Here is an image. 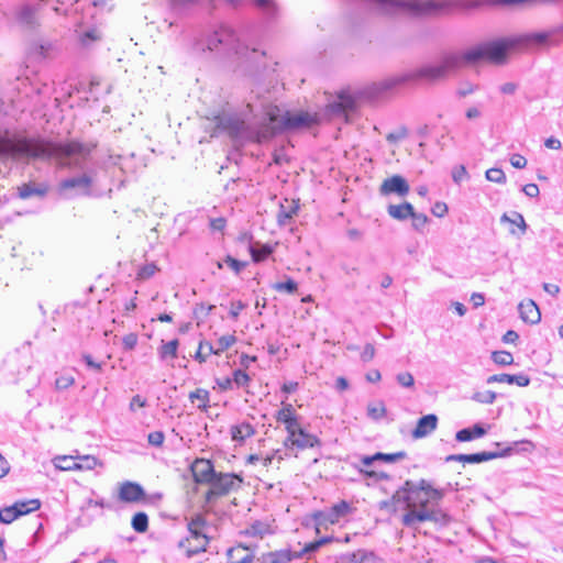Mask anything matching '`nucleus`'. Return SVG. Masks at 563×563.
Instances as JSON below:
<instances>
[{
  "label": "nucleus",
  "instance_id": "nucleus-52",
  "mask_svg": "<svg viewBox=\"0 0 563 563\" xmlns=\"http://www.w3.org/2000/svg\"><path fill=\"white\" fill-rule=\"evenodd\" d=\"M452 179L456 185L468 178L466 167L464 165H456L452 169Z\"/></svg>",
  "mask_w": 563,
  "mask_h": 563
},
{
  "label": "nucleus",
  "instance_id": "nucleus-23",
  "mask_svg": "<svg viewBox=\"0 0 563 563\" xmlns=\"http://www.w3.org/2000/svg\"><path fill=\"white\" fill-rule=\"evenodd\" d=\"M489 427L490 424H487V428L484 424H473L464 428L456 432L455 440L457 442H470L483 438L488 432Z\"/></svg>",
  "mask_w": 563,
  "mask_h": 563
},
{
  "label": "nucleus",
  "instance_id": "nucleus-2",
  "mask_svg": "<svg viewBox=\"0 0 563 563\" xmlns=\"http://www.w3.org/2000/svg\"><path fill=\"white\" fill-rule=\"evenodd\" d=\"M89 154L88 148L75 141L59 143L25 136L12 139L9 129L0 124V156L55 159L62 166L84 169Z\"/></svg>",
  "mask_w": 563,
  "mask_h": 563
},
{
  "label": "nucleus",
  "instance_id": "nucleus-51",
  "mask_svg": "<svg viewBox=\"0 0 563 563\" xmlns=\"http://www.w3.org/2000/svg\"><path fill=\"white\" fill-rule=\"evenodd\" d=\"M157 271L158 268L154 263L145 264L140 267L137 272V278L143 280L148 279L153 277Z\"/></svg>",
  "mask_w": 563,
  "mask_h": 563
},
{
  "label": "nucleus",
  "instance_id": "nucleus-42",
  "mask_svg": "<svg viewBox=\"0 0 563 563\" xmlns=\"http://www.w3.org/2000/svg\"><path fill=\"white\" fill-rule=\"evenodd\" d=\"M191 402L198 408H205L207 402L209 401V391L206 389H196L190 393Z\"/></svg>",
  "mask_w": 563,
  "mask_h": 563
},
{
  "label": "nucleus",
  "instance_id": "nucleus-10",
  "mask_svg": "<svg viewBox=\"0 0 563 563\" xmlns=\"http://www.w3.org/2000/svg\"><path fill=\"white\" fill-rule=\"evenodd\" d=\"M118 498L123 503L155 504L161 500L162 494L157 493L148 497L139 483L126 481L120 485Z\"/></svg>",
  "mask_w": 563,
  "mask_h": 563
},
{
  "label": "nucleus",
  "instance_id": "nucleus-62",
  "mask_svg": "<svg viewBox=\"0 0 563 563\" xmlns=\"http://www.w3.org/2000/svg\"><path fill=\"white\" fill-rule=\"evenodd\" d=\"M254 4L265 11L267 14L275 13L276 8L271 0H254Z\"/></svg>",
  "mask_w": 563,
  "mask_h": 563
},
{
  "label": "nucleus",
  "instance_id": "nucleus-9",
  "mask_svg": "<svg viewBox=\"0 0 563 563\" xmlns=\"http://www.w3.org/2000/svg\"><path fill=\"white\" fill-rule=\"evenodd\" d=\"M92 177L87 173L63 179L58 185V192L69 199L77 195H90Z\"/></svg>",
  "mask_w": 563,
  "mask_h": 563
},
{
  "label": "nucleus",
  "instance_id": "nucleus-17",
  "mask_svg": "<svg viewBox=\"0 0 563 563\" xmlns=\"http://www.w3.org/2000/svg\"><path fill=\"white\" fill-rule=\"evenodd\" d=\"M409 190L410 187L408 181L400 175H394L386 178L379 187V192L383 196L395 194L400 197H405L408 195Z\"/></svg>",
  "mask_w": 563,
  "mask_h": 563
},
{
  "label": "nucleus",
  "instance_id": "nucleus-38",
  "mask_svg": "<svg viewBox=\"0 0 563 563\" xmlns=\"http://www.w3.org/2000/svg\"><path fill=\"white\" fill-rule=\"evenodd\" d=\"M77 459L78 471H91L100 464L93 455H77Z\"/></svg>",
  "mask_w": 563,
  "mask_h": 563
},
{
  "label": "nucleus",
  "instance_id": "nucleus-3",
  "mask_svg": "<svg viewBox=\"0 0 563 563\" xmlns=\"http://www.w3.org/2000/svg\"><path fill=\"white\" fill-rule=\"evenodd\" d=\"M442 498L443 492L433 488L428 481L407 479L389 501L382 504V507L393 505L395 508L406 509L407 512L402 516L401 522L405 527L415 528L418 522L445 521L446 515L435 508Z\"/></svg>",
  "mask_w": 563,
  "mask_h": 563
},
{
  "label": "nucleus",
  "instance_id": "nucleus-5",
  "mask_svg": "<svg viewBox=\"0 0 563 563\" xmlns=\"http://www.w3.org/2000/svg\"><path fill=\"white\" fill-rule=\"evenodd\" d=\"M194 51L197 53L205 52H224L234 53L240 56L256 59L257 57H267L266 49L256 47L250 48L247 45L242 44L238 38L235 32L225 25H220L212 32L202 34L196 38L194 43Z\"/></svg>",
  "mask_w": 563,
  "mask_h": 563
},
{
  "label": "nucleus",
  "instance_id": "nucleus-53",
  "mask_svg": "<svg viewBox=\"0 0 563 563\" xmlns=\"http://www.w3.org/2000/svg\"><path fill=\"white\" fill-rule=\"evenodd\" d=\"M101 33L98 29H89L85 31L80 37L82 45H89L92 42L100 40Z\"/></svg>",
  "mask_w": 563,
  "mask_h": 563
},
{
  "label": "nucleus",
  "instance_id": "nucleus-48",
  "mask_svg": "<svg viewBox=\"0 0 563 563\" xmlns=\"http://www.w3.org/2000/svg\"><path fill=\"white\" fill-rule=\"evenodd\" d=\"M373 560L374 554L365 550H358L350 555V561L352 563H372Z\"/></svg>",
  "mask_w": 563,
  "mask_h": 563
},
{
  "label": "nucleus",
  "instance_id": "nucleus-22",
  "mask_svg": "<svg viewBox=\"0 0 563 563\" xmlns=\"http://www.w3.org/2000/svg\"><path fill=\"white\" fill-rule=\"evenodd\" d=\"M519 313L521 319L530 324H537L541 320V312L537 303L531 300H523L519 303Z\"/></svg>",
  "mask_w": 563,
  "mask_h": 563
},
{
  "label": "nucleus",
  "instance_id": "nucleus-12",
  "mask_svg": "<svg viewBox=\"0 0 563 563\" xmlns=\"http://www.w3.org/2000/svg\"><path fill=\"white\" fill-rule=\"evenodd\" d=\"M288 437L284 441V449L288 450L289 446H296L298 449L313 448L319 444V440L314 434L307 432L301 426L302 424H285Z\"/></svg>",
  "mask_w": 563,
  "mask_h": 563
},
{
  "label": "nucleus",
  "instance_id": "nucleus-45",
  "mask_svg": "<svg viewBox=\"0 0 563 563\" xmlns=\"http://www.w3.org/2000/svg\"><path fill=\"white\" fill-rule=\"evenodd\" d=\"M486 179L496 183V184H505L507 178L503 169L493 167L486 170Z\"/></svg>",
  "mask_w": 563,
  "mask_h": 563
},
{
  "label": "nucleus",
  "instance_id": "nucleus-7",
  "mask_svg": "<svg viewBox=\"0 0 563 563\" xmlns=\"http://www.w3.org/2000/svg\"><path fill=\"white\" fill-rule=\"evenodd\" d=\"M208 528L207 519L200 514L189 519L187 523L189 534L180 539L177 543V548L185 551L186 558L190 559L198 553L207 551L210 542Z\"/></svg>",
  "mask_w": 563,
  "mask_h": 563
},
{
  "label": "nucleus",
  "instance_id": "nucleus-40",
  "mask_svg": "<svg viewBox=\"0 0 563 563\" xmlns=\"http://www.w3.org/2000/svg\"><path fill=\"white\" fill-rule=\"evenodd\" d=\"M492 2V7H525V5H533L537 0H489Z\"/></svg>",
  "mask_w": 563,
  "mask_h": 563
},
{
  "label": "nucleus",
  "instance_id": "nucleus-34",
  "mask_svg": "<svg viewBox=\"0 0 563 563\" xmlns=\"http://www.w3.org/2000/svg\"><path fill=\"white\" fill-rule=\"evenodd\" d=\"M131 526L137 533H144L148 529V516L143 512H136L131 520Z\"/></svg>",
  "mask_w": 563,
  "mask_h": 563
},
{
  "label": "nucleus",
  "instance_id": "nucleus-24",
  "mask_svg": "<svg viewBox=\"0 0 563 563\" xmlns=\"http://www.w3.org/2000/svg\"><path fill=\"white\" fill-rule=\"evenodd\" d=\"M388 214L399 221H405L413 216V206L409 202L400 205H389L387 208Z\"/></svg>",
  "mask_w": 563,
  "mask_h": 563
},
{
  "label": "nucleus",
  "instance_id": "nucleus-14",
  "mask_svg": "<svg viewBox=\"0 0 563 563\" xmlns=\"http://www.w3.org/2000/svg\"><path fill=\"white\" fill-rule=\"evenodd\" d=\"M334 540L333 537H322L319 540H314L312 542L306 543L299 551L297 550H284V562L291 561L294 559H302L306 558L307 561L303 563H317L311 554L319 550L322 545L330 543Z\"/></svg>",
  "mask_w": 563,
  "mask_h": 563
},
{
  "label": "nucleus",
  "instance_id": "nucleus-27",
  "mask_svg": "<svg viewBox=\"0 0 563 563\" xmlns=\"http://www.w3.org/2000/svg\"><path fill=\"white\" fill-rule=\"evenodd\" d=\"M54 388L57 391L65 390L75 384V377L71 369H63L55 373Z\"/></svg>",
  "mask_w": 563,
  "mask_h": 563
},
{
  "label": "nucleus",
  "instance_id": "nucleus-57",
  "mask_svg": "<svg viewBox=\"0 0 563 563\" xmlns=\"http://www.w3.org/2000/svg\"><path fill=\"white\" fill-rule=\"evenodd\" d=\"M137 335L129 333L122 338V345L124 351H132L137 344Z\"/></svg>",
  "mask_w": 563,
  "mask_h": 563
},
{
  "label": "nucleus",
  "instance_id": "nucleus-60",
  "mask_svg": "<svg viewBox=\"0 0 563 563\" xmlns=\"http://www.w3.org/2000/svg\"><path fill=\"white\" fill-rule=\"evenodd\" d=\"M262 563H282V551L268 552L263 554Z\"/></svg>",
  "mask_w": 563,
  "mask_h": 563
},
{
  "label": "nucleus",
  "instance_id": "nucleus-35",
  "mask_svg": "<svg viewBox=\"0 0 563 563\" xmlns=\"http://www.w3.org/2000/svg\"><path fill=\"white\" fill-rule=\"evenodd\" d=\"M21 516H23V511L18 510L13 505L0 509V522L4 525L13 522Z\"/></svg>",
  "mask_w": 563,
  "mask_h": 563
},
{
  "label": "nucleus",
  "instance_id": "nucleus-63",
  "mask_svg": "<svg viewBox=\"0 0 563 563\" xmlns=\"http://www.w3.org/2000/svg\"><path fill=\"white\" fill-rule=\"evenodd\" d=\"M244 308L245 303H243L241 300L232 301L229 313L233 319H236Z\"/></svg>",
  "mask_w": 563,
  "mask_h": 563
},
{
  "label": "nucleus",
  "instance_id": "nucleus-11",
  "mask_svg": "<svg viewBox=\"0 0 563 563\" xmlns=\"http://www.w3.org/2000/svg\"><path fill=\"white\" fill-rule=\"evenodd\" d=\"M241 482L242 479L234 474L216 473L212 482L209 483L210 489L206 495L207 500L211 501L214 497L228 495L230 492L239 487Z\"/></svg>",
  "mask_w": 563,
  "mask_h": 563
},
{
  "label": "nucleus",
  "instance_id": "nucleus-33",
  "mask_svg": "<svg viewBox=\"0 0 563 563\" xmlns=\"http://www.w3.org/2000/svg\"><path fill=\"white\" fill-rule=\"evenodd\" d=\"M235 343V336L228 334L222 335L218 341L216 346L209 345V353L210 354H220L231 347Z\"/></svg>",
  "mask_w": 563,
  "mask_h": 563
},
{
  "label": "nucleus",
  "instance_id": "nucleus-37",
  "mask_svg": "<svg viewBox=\"0 0 563 563\" xmlns=\"http://www.w3.org/2000/svg\"><path fill=\"white\" fill-rule=\"evenodd\" d=\"M223 265H227L235 275H239L247 266V262L239 261L228 255L222 262H218L219 268H222Z\"/></svg>",
  "mask_w": 563,
  "mask_h": 563
},
{
  "label": "nucleus",
  "instance_id": "nucleus-50",
  "mask_svg": "<svg viewBox=\"0 0 563 563\" xmlns=\"http://www.w3.org/2000/svg\"><path fill=\"white\" fill-rule=\"evenodd\" d=\"M385 411V406L380 401L369 405L367 408L368 417L373 420H379L384 418Z\"/></svg>",
  "mask_w": 563,
  "mask_h": 563
},
{
  "label": "nucleus",
  "instance_id": "nucleus-1",
  "mask_svg": "<svg viewBox=\"0 0 563 563\" xmlns=\"http://www.w3.org/2000/svg\"><path fill=\"white\" fill-rule=\"evenodd\" d=\"M512 48H516L514 36L481 44L461 54L445 55L439 64L426 65L416 70L373 82L360 88L354 95L341 92L338 99L329 104V110L332 114L346 117L347 113L356 110L358 101L377 102L398 87L421 80L441 79L463 64H476L481 60L500 64L505 62L509 49Z\"/></svg>",
  "mask_w": 563,
  "mask_h": 563
},
{
  "label": "nucleus",
  "instance_id": "nucleus-56",
  "mask_svg": "<svg viewBox=\"0 0 563 563\" xmlns=\"http://www.w3.org/2000/svg\"><path fill=\"white\" fill-rule=\"evenodd\" d=\"M472 398L482 404H492L496 399V394L492 390L477 391Z\"/></svg>",
  "mask_w": 563,
  "mask_h": 563
},
{
  "label": "nucleus",
  "instance_id": "nucleus-59",
  "mask_svg": "<svg viewBox=\"0 0 563 563\" xmlns=\"http://www.w3.org/2000/svg\"><path fill=\"white\" fill-rule=\"evenodd\" d=\"M197 1L198 0H168V3L173 10L180 11L196 3Z\"/></svg>",
  "mask_w": 563,
  "mask_h": 563
},
{
  "label": "nucleus",
  "instance_id": "nucleus-49",
  "mask_svg": "<svg viewBox=\"0 0 563 563\" xmlns=\"http://www.w3.org/2000/svg\"><path fill=\"white\" fill-rule=\"evenodd\" d=\"M232 382L236 388L245 387L250 382V376L243 369H235L232 373Z\"/></svg>",
  "mask_w": 563,
  "mask_h": 563
},
{
  "label": "nucleus",
  "instance_id": "nucleus-44",
  "mask_svg": "<svg viewBox=\"0 0 563 563\" xmlns=\"http://www.w3.org/2000/svg\"><path fill=\"white\" fill-rule=\"evenodd\" d=\"M492 360L497 365H510L514 363V356L510 352L507 351H495L492 354Z\"/></svg>",
  "mask_w": 563,
  "mask_h": 563
},
{
  "label": "nucleus",
  "instance_id": "nucleus-19",
  "mask_svg": "<svg viewBox=\"0 0 563 563\" xmlns=\"http://www.w3.org/2000/svg\"><path fill=\"white\" fill-rule=\"evenodd\" d=\"M499 454L496 452H477L472 454H453L449 455L446 457L448 462L455 461V462H463L468 464H479L483 462H487L490 460L498 459Z\"/></svg>",
  "mask_w": 563,
  "mask_h": 563
},
{
  "label": "nucleus",
  "instance_id": "nucleus-47",
  "mask_svg": "<svg viewBox=\"0 0 563 563\" xmlns=\"http://www.w3.org/2000/svg\"><path fill=\"white\" fill-rule=\"evenodd\" d=\"M406 456H407V453L405 451H399V452H395V453H380V452L376 453L377 461H383L386 463H395V462L406 459Z\"/></svg>",
  "mask_w": 563,
  "mask_h": 563
},
{
  "label": "nucleus",
  "instance_id": "nucleus-18",
  "mask_svg": "<svg viewBox=\"0 0 563 563\" xmlns=\"http://www.w3.org/2000/svg\"><path fill=\"white\" fill-rule=\"evenodd\" d=\"M497 446H503L500 451H497L499 457L510 456L512 454L531 453L536 445L529 440L512 441L507 444L496 443Z\"/></svg>",
  "mask_w": 563,
  "mask_h": 563
},
{
  "label": "nucleus",
  "instance_id": "nucleus-26",
  "mask_svg": "<svg viewBox=\"0 0 563 563\" xmlns=\"http://www.w3.org/2000/svg\"><path fill=\"white\" fill-rule=\"evenodd\" d=\"M328 510H320L313 512L310 517L305 519L306 526H313L317 533H320L321 528H327L328 523H330V517H329Z\"/></svg>",
  "mask_w": 563,
  "mask_h": 563
},
{
  "label": "nucleus",
  "instance_id": "nucleus-43",
  "mask_svg": "<svg viewBox=\"0 0 563 563\" xmlns=\"http://www.w3.org/2000/svg\"><path fill=\"white\" fill-rule=\"evenodd\" d=\"M13 507H16L18 510L23 511V515H27L32 511L40 509L41 501L38 499L16 501L15 504H13Z\"/></svg>",
  "mask_w": 563,
  "mask_h": 563
},
{
  "label": "nucleus",
  "instance_id": "nucleus-31",
  "mask_svg": "<svg viewBox=\"0 0 563 563\" xmlns=\"http://www.w3.org/2000/svg\"><path fill=\"white\" fill-rule=\"evenodd\" d=\"M255 432L253 424H233L231 429L232 439L243 442Z\"/></svg>",
  "mask_w": 563,
  "mask_h": 563
},
{
  "label": "nucleus",
  "instance_id": "nucleus-64",
  "mask_svg": "<svg viewBox=\"0 0 563 563\" xmlns=\"http://www.w3.org/2000/svg\"><path fill=\"white\" fill-rule=\"evenodd\" d=\"M298 289V284L284 275V292H287V294H295Z\"/></svg>",
  "mask_w": 563,
  "mask_h": 563
},
{
  "label": "nucleus",
  "instance_id": "nucleus-61",
  "mask_svg": "<svg viewBox=\"0 0 563 563\" xmlns=\"http://www.w3.org/2000/svg\"><path fill=\"white\" fill-rule=\"evenodd\" d=\"M511 166L518 169H522L527 166V158L521 154H512L509 158Z\"/></svg>",
  "mask_w": 563,
  "mask_h": 563
},
{
  "label": "nucleus",
  "instance_id": "nucleus-6",
  "mask_svg": "<svg viewBox=\"0 0 563 563\" xmlns=\"http://www.w3.org/2000/svg\"><path fill=\"white\" fill-rule=\"evenodd\" d=\"M393 3L405 7L416 16L453 14L492 5L489 0H409L393 1Z\"/></svg>",
  "mask_w": 563,
  "mask_h": 563
},
{
  "label": "nucleus",
  "instance_id": "nucleus-8",
  "mask_svg": "<svg viewBox=\"0 0 563 563\" xmlns=\"http://www.w3.org/2000/svg\"><path fill=\"white\" fill-rule=\"evenodd\" d=\"M563 34V23L547 31L527 32L514 36L516 48L525 51H539L550 46H556L561 40L558 37Z\"/></svg>",
  "mask_w": 563,
  "mask_h": 563
},
{
  "label": "nucleus",
  "instance_id": "nucleus-29",
  "mask_svg": "<svg viewBox=\"0 0 563 563\" xmlns=\"http://www.w3.org/2000/svg\"><path fill=\"white\" fill-rule=\"evenodd\" d=\"M328 511L330 514L329 517L331 518L330 525H334L351 511V506L345 500H341L329 508Z\"/></svg>",
  "mask_w": 563,
  "mask_h": 563
},
{
  "label": "nucleus",
  "instance_id": "nucleus-36",
  "mask_svg": "<svg viewBox=\"0 0 563 563\" xmlns=\"http://www.w3.org/2000/svg\"><path fill=\"white\" fill-rule=\"evenodd\" d=\"M76 456H58L55 459V466L62 471H78Z\"/></svg>",
  "mask_w": 563,
  "mask_h": 563
},
{
  "label": "nucleus",
  "instance_id": "nucleus-13",
  "mask_svg": "<svg viewBox=\"0 0 563 563\" xmlns=\"http://www.w3.org/2000/svg\"><path fill=\"white\" fill-rule=\"evenodd\" d=\"M47 0H38L36 3H21L13 12L14 21L25 27H34L37 24V14Z\"/></svg>",
  "mask_w": 563,
  "mask_h": 563
},
{
  "label": "nucleus",
  "instance_id": "nucleus-46",
  "mask_svg": "<svg viewBox=\"0 0 563 563\" xmlns=\"http://www.w3.org/2000/svg\"><path fill=\"white\" fill-rule=\"evenodd\" d=\"M438 424H417L411 431L412 439L418 440L431 434Z\"/></svg>",
  "mask_w": 563,
  "mask_h": 563
},
{
  "label": "nucleus",
  "instance_id": "nucleus-4",
  "mask_svg": "<svg viewBox=\"0 0 563 563\" xmlns=\"http://www.w3.org/2000/svg\"><path fill=\"white\" fill-rule=\"evenodd\" d=\"M261 121L251 123L245 114L239 112H222L213 120L212 136L228 135L235 144L247 141L264 142L282 131L280 110L277 104L261 101Z\"/></svg>",
  "mask_w": 563,
  "mask_h": 563
},
{
  "label": "nucleus",
  "instance_id": "nucleus-21",
  "mask_svg": "<svg viewBox=\"0 0 563 563\" xmlns=\"http://www.w3.org/2000/svg\"><path fill=\"white\" fill-rule=\"evenodd\" d=\"M506 383L509 385H517L526 387L530 384V377L525 373L519 374H495L487 378V384Z\"/></svg>",
  "mask_w": 563,
  "mask_h": 563
},
{
  "label": "nucleus",
  "instance_id": "nucleus-55",
  "mask_svg": "<svg viewBox=\"0 0 563 563\" xmlns=\"http://www.w3.org/2000/svg\"><path fill=\"white\" fill-rule=\"evenodd\" d=\"M164 440H165V434L163 431H159V430L151 431L147 434L148 444L152 446H155V448L162 446L164 443Z\"/></svg>",
  "mask_w": 563,
  "mask_h": 563
},
{
  "label": "nucleus",
  "instance_id": "nucleus-25",
  "mask_svg": "<svg viewBox=\"0 0 563 563\" xmlns=\"http://www.w3.org/2000/svg\"><path fill=\"white\" fill-rule=\"evenodd\" d=\"M276 528V526H273L267 521L257 520L245 530V533L252 537L264 538L267 534L275 533Z\"/></svg>",
  "mask_w": 563,
  "mask_h": 563
},
{
  "label": "nucleus",
  "instance_id": "nucleus-30",
  "mask_svg": "<svg viewBox=\"0 0 563 563\" xmlns=\"http://www.w3.org/2000/svg\"><path fill=\"white\" fill-rule=\"evenodd\" d=\"M22 358H26L25 356L22 357V355L18 352L13 353V354H10L5 361H4V366L12 373H15L18 376L20 375H23L25 373H27V371L30 369V365L29 364H23V366L21 367H18L16 371H14V367L18 363H20V361Z\"/></svg>",
  "mask_w": 563,
  "mask_h": 563
},
{
  "label": "nucleus",
  "instance_id": "nucleus-16",
  "mask_svg": "<svg viewBox=\"0 0 563 563\" xmlns=\"http://www.w3.org/2000/svg\"><path fill=\"white\" fill-rule=\"evenodd\" d=\"M317 123L316 117L308 112L291 113L284 111V131L296 129H308Z\"/></svg>",
  "mask_w": 563,
  "mask_h": 563
},
{
  "label": "nucleus",
  "instance_id": "nucleus-32",
  "mask_svg": "<svg viewBox=\"0 0 563 563\" xmlns=\"http://www.w3.org/2000/svg\"><path fill=\"white\" fill-rule=\"evenodd\" d=\"M273 252V249L265 244L254 243L250 245V253L254 262H261L267 258Z\"/></svg>",
  "mask_w": 563,
  "mask_h": 563
},
{
  "label": "nucleus",
  "instance_id": "nucleus-41",
  "mask_svg": "<svg viewBox=\"0 0 563 563\" xmlns=\"http://www.w3.org/2000/svg\"><path fill=\"white\" fill-rule=\"evenodd\" d=\"M501 222H510L521 229L522 233L527 230V223L521 213L514 211L511 216L504 213L500 218Z\"/></svg>",
  "mask_w": 563,
  "mask_h": 563
},
{
  "label": "nucleus",
  "instance_id": "nucleus-58",
  "mask_svg": "<svg viewBox=\"0 0 563 563\" xmlns=\"http://www.w3.org/2000/svg\"><path fill=\"white\" fill-rule=\"evenodd\" d=\"M396 378L398 384L401 385L402 387L409 388L412 387L415 384L413 376L409 372L399 373Z\"/></svg>",
  "mask_w": 563,
  "mask_h": 563
},
{
  "label": "nucleus",
  "instance_id": "nucleus-15",
  "mask_svg": "<svg viewBox=\"0 0 563 563\" xmlns=\"http://www.w3.org/2000/svg\"><path fill=\"white\" fill-rule=\"evenodd\" d=\"M192 476L197 483L208 484L216 476V470L210 460L196 459L190 466Z\"/></svg>",
  "mask_w": 563,
  "mask_h": 563
},
{
  "label": "nucleus",
  "instance_id": "nucleus-20",
  "mask_svg": "<svg viewBox=\"0 0 563 563\" xmlns=\"http://www.w3.org/2000/svg\"><path fill=\"white\" fill-rule=\"evenodd\" d=\"M16 191V196L23 200L30 199L32 197L44 198L48 192V186L46 184L30 181L19 186Z\"/></svg>",
  "mask_w": 563,
  "mask_h": 563
},
{
  "label": "nucleus",
  "instance_id": "nucleus-54",
  "mask_svg": "<svg viewBox=\"0 0 563 563\" xmlns=\"http://www.w3.org/2000/svg\"><path fill=\"white\" fill-rule=\"evenodd\" d=\"M412 220V227L417 231H422L427 225L429 218L423 213H418L413 210V216H410Z\"/></svg>",
  "mask_w": 563,
  "mask_h": 563
},
{
  "label": "nucleus",
  "instance_id": "nucleus-28",
  "mask_svg": "<svg viewBox=\"0 0 563 563\" xmlns=\"http://www.w3.org/2000/svg\"><path fill=\"white\" fill-rule=\"evenodd\" d=\"M227 555L231 563H250L252 561V554L244 547L230 548Z\"/></svg>",
  "mask_w": 563,
  "mask_h": 563
},
{
  "label": "nucleus",
  "instance_id": "nucleus-39",
  "mask_svg": "<svg viewBox=\"0 0 563 563\" xmlns=\"http://www.w3.org/2000/svg\"><path fill=\"white\" fill-rule=\"evenodd\" d=\"M178 344V340H172L169 342L163 343L159 349L161 358L165 360L167 357H177Z\"/></svg>",
  "mask_w": 563,
  "mask_h": 563
}]
</instances>
